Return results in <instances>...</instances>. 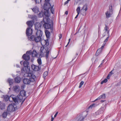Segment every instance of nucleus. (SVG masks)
<instances>
[{"label": "nucleus", "mask_w": 121, "mask_h": 121, "mask_svg": "<svg viewBox=\"0 0 121 121\" xmlns=\"http://www.w3.org/2000/svg\"><path fill=\"white\" fill-rule=\"evenodd\" d=\"M24 75L27 77L23 80V83L25 84H29L31 82H34L36 78L35 76L32 73H26Z\"/></svg>", "instance_id": "f257e3e1"}, {"label": "nucleus", "mask_w": 121, "mask_h": 121, "mask_svg": "<svg viewBox=\"0 0 121 121\" xmlns=\"http://www.w3.org/2000/svg\"><path fill=\"white\" fill-rule=\"evenodd\" d=\"M20 95H18L16 97L17 98V99L18 100L17 104L21 102V104H22L25 100V99H23V97L26 96V92L25 91L22 90L20 91Z\"/></svg>", "instance_id": "f03ea898"}, {"label": "nucleus", "mask_w": 121, "mask_h": 121, "mask_svg": "<svg viewBox=\"0 0 121 121\" xmlns=\"http://www.w3.org/2000/svg\"><path fill=\"white\" fill-rule=\"evenodd\" d=\"M49 51L48 50L47 48H44L43 47H41L40 50L39 55L41 57L44 56L45 54L46 58L48 57V55L49 53Z\"/></svg>", "instance_id": "7ed1b4c3"}, {"label": "nucleus", "mask_w": 121, "mask_h": 121, "mask_svg": "<svg viewBox=\"0 0 121 121\" xmlns=\"http://www.w3.org/2000/svg\"><path fill=\"white\" fill-rule=\"evenodd\" d=\"M29 63L28 62L26 61H24L23 62V65L24 67L21 70L22 72L23 73H28L30 71V67L28 66Z\"/></svg>", "instance_id": "20e7f679"}, {"label": "nucleus", "mask_w": 121, "mask_h": 121, "mask_svg": "<svg viewBox=\"0 0 121 121\" xmlns=\"http://www.w3.org/2000/svg\"><path fill=\"white\" fill-rule=\"evenodd\" d=\"M4 99L6 101H8L9 99L10 101H12L11 99H12L16 104H17L18 100L17 98L16 97V96L14 95H11L10 97L7 95H5L4 96Z\"/></svg>", "instance_id": "39448f33"}, {"label": "nucleus", "mask_w": 121, "mask_h": 121, "mask_svg": "<svg viewBox=\"0 0 121 121\" xmlns=\"http://www.w3.org/2000/svg\"><path fill=\"white\" fill-rule=\"evenodd\" d=\"M43 21L45 23L43 26L46 29L51 28L52 27V21H50V20L48 19V22H47L46 20Z\"/></svg>", "instance_id": "423d86ee"}, {"label": "nucleus", "mask_w": 121, "mask_h": 121, "mask_svg": "<svg viewBox=\"0 0 121 121\" xmlns=\"http://www.w3.org/2000/svg\"><path fill=\"white\" fill-rule=\"evenodd\" d=\"M17 109L16 104L13 103H12L8 106L7 108V110L8 111L11 112L14 111Z\"/></svg>", "instance_id": "0eeeda50"}, {"label": "nucleus", "mask_w": 121, "mask_h": 121, "mask_svg": "<svg viewBox=\"0 0 121 121\" xmlns=\"http://www.w3.org/2000/svg\"><path fill=\"white\" fill-rule=\"evenodd\" d=\"M113 13V10L112 6L109 7V10L105 13L106 17L107 18L110 17Z\"/></svg>", "instance_id": "6e6552de"}, {"label": "nucleus", "mask_w": 121, "mask_h": 121, "mask_svg": "<svg viewBox=\"0 0 121 121\" xmlns=\"http://www.w3.org/2000/svg\"><path fill=\"white\" fill-rule=\"evenodd\" d=\"M31 51H27L26 54H24L22 56L23 58L25 60H29L30 58V55H31Z\"/></svg>", "instance_id": "1a4fd4ad"}, {"label": "nucleus", "mask_w": 121, "mask_h": 121, "mask_svg": "<svg viewBox=\"0 0 121 121\" xmlns=\"http://www.w3.org/2000/svg\"><path fill=\"white\" fill-rule=\"evenodd\" d=\"M45 10L46 11L44 12V14L46 17L43 18V21H45V20H46L47 22H48V19H49L48 17L49 16V14L48 11V10Z\"/></svg>", "instance_id": "9d476101"}, {"label": "nucleus", "mask_w": 121, "mask_h": 121, "mask_svg": "<svg viewBox=\"0 0 121 121\" xmlns=\"http://www.w3.org/2000/svg\"><path fill=\"white\" fill-rule=\"evenodd\" d=\"M51 6V4L48 2H46L44 4L43 8L45 10H48Z\"/></svg>", "instance_id": "9b49d317"}, {"label": "nucleus", "mask_w": 121, "mask_h": 121, "mask_svg": "<svg viewBox=\"0 0 121 121\" xmlns=\"http://www.w3.org/2000/svg\"><path fill=\"white\" fill-rule=\"evenodd\" d=\"M31 39L33 40H35L36 42H38L40 41L41 39V37L37 36L36 37H35L34 36H31Z\"/></svg>", "instance_id": "f8f14e48"}, {"label": "nucleus", "mask_w": 121, "mask_h": 121, "mask_svg": "<svg viewBox=\"0 0 121 121\" xmlns=\"http://www.w3.org/2000/svg\"><path fill=\"white\" fill-rule=\"evenodd\" d=\"M32 29L30 27L28 28L26 30V35L28 36H30L32 34Z\"/></svg>", "instance_id": "ddd939ff"}, {"label": "nucleus", "mask_w": 121, "mask_h": 121, "mask_svg": "<svg viewBox=\"0 0 121 121\" xmlns=\"http://www.w3.org/2000/svg\"><path fill=\"white\" fill-rule=\"evenodd\" d=\"M85 117L83 116L82 114H81L78 116L76 118L77 121H83Z\"/></svg>", "instance_id": "4468645a"}, {"label": "nucleus", "mask_w": 121, "mask_h": 121, "mask_svg": "<svg viewBox=\"0 0 121 121\" xmlns=\"http://www.w3.org/2000/svg\"><path fill=\"white\" fill-rule=\"evenodd\" d=\"M87 9V5H85L83 6L82 9H81V11H83V13H82V14L83 15H84L86 14L85 12Z\"/></svg>", "instance_id": "2eb2a0df"}, {"label": "nucleus", "mask_w": 121, "mask_h": 121, "mask_svg": "<svg viewBox=\"0 0 121 121\" xmlns=\"http://www.w3.org/2000/svg\"><path fill=\"white\" fill-rule=\"evenodd\" d=\"M13 90L14 91L16 92H18L20 90V88L18 86H15L13 87Z\"/></svg>", "instance_id": "dca6fc26"}, {"label": "nucleus", "mask_w": 121, "mask_h": 121, "mask_svg": "<svg viewBox=\"0 0 121 121\" xmlns=\"http://www.w3.org/2000/svg\"><path fill=\"white\" fill-rule=\"evenodd\" d=\"M42 34L43 33L42 31L39 30H38L36 33V35L37 36L41 38L42 35Z\"/></svg>", "instance_id": "f3484780"}, {"label": "nucleus", "mask_w": 121, "mask_h": 121, "mask_svg": "<svg viewBox=\"0 0 121 121\" xmlns=\"http://www.w3.org/2000/svg\"><path fill=\"white\" fill-rule=\"evenodd\" d=\"M104 33L105 34L104 35H107V36H109V31L108 30V28L107 26H106L104 30Z\"/></svg>", "instance_id": "a211bd4d"}, {"label": "nucleus", "mask_w": 121, "mask_h": 121, "mask_svg": "<svg viewBox=\"0 0 121 121\" xmlns=\"http://www.w3.org/2000/svg\"><path fill=\"white\" fill-rule=\"evenodd\" d=\"M35 30H38L41 26V25L39 23H36L35 24Z\"/></svg>", "instance_id": "6ab92c4d"}, {"label": "nucleus", "mask_w": 121, "mask_h": 121, "mask_svg": "<svg viewBox=\"0 0 121 121\" xmlns=\"http://www.w3.org/2000/svg\"><path fill=\"white\" fill-rule=\"evenodd\" d=\"M34 22L33 21H28L26 22V24L29 27H31L33 25Z\"/></svg>", "instance_id": "aec40b11"}, {"label": "nucleus", "mask_w": 121, "mask_h": 121, "mask_svg": "<svg viewBox=\"0 0 121 121\" xmlns=\"http://www.w3.org/2000/svg\"><path fill=\"white\" fill-rule=\"evenodd\" d=\"M30 51L31 52V56L32 57H35L37 55V53L35 50H34L32 52L31 51Z\"/></svg>", "instance_id": "412c9836"}, {"label": "nucleus", "mask_w": 121, "mask_h": 121, "mask_svg": "<svg viewBox=\"0 0 121 121\" xmlns=\"http://www.w3.org/2000/svg\"><path fill=\"white\" fill-rule=\"evenodd\" d=\"M33 11L35 13H37L39 12L38 8L36 6L34 7L33 9H32Z\"/></svg>", "instance_id": "4be33fe9"}, {"label": "nucleus", "mask_w": 121, "mask_h": 121, "mask_svg": "<svg viewBox=\"0 0 121 121\" xmlns=\"http://www.w3.org/2000/svg\"><path fill=\"white\" fill-rule=\"evenodd\" d=\"M105 98V94H104L102 95H100L95 100V101H96L97 100H99L101 99H104Z\"/></svg>", "instance_id": "5701e85b"}, {"label": "nucleus", "mask_w": 121, "mask_h": 121, "mask_svg": "<svg viewBox=\"0 0 121 121\" xmlns=\"http://www.w3.org/2000/svg\"><path fill=\"white\" fill-rule=\"evenodd\" d=\"M15 82L17 83H19L20 81L21 78L19 77H17L15 79Z\"/></svg>", "instance_id": "b1692460"}, {"label": "nucleus", "mask_w": 121, "mask_h": 121, "mask_svg": "<svg viewBox=\"0 0 121 121\" xmlns=\"http://www.w3.org/2000/svg\"><path fill=\"white\" fill-rule=\"evenodd\" d=\"M45 32L47 37V38H49L50 35V32L47 30H45Z\"/></svg>", "instance_id": "393cba45"}, {"label": "nucleus", "mask_w": 121, "mask_h": 121, "mask_svg": "<svg viewBox=\"0 0 121 121\" xmlns=\"http://www.w3.org/2000/svg\"><path fill=\"white\" fill-rule=\"evenodd\" d=\"M102 49L101 48H100L98 49L96 53V55L97 56L102 52Z\"/></svg>", "instance_id": "a878e982"}, {"label": "nucleus", "mask_w": 121, "mask_h": 121, "mask_svg": "<svg viewBox=\"0 0 121 121\" xmlns=\"http://www.w3.org/2000/svg\"><path fill=\"white\" fill-rule=\"evenodd\" d=\"M7 115V112H4L2 115V117L4 118H6Z\"/></svg>", "instance_id": "bb28decb"}, {"label": "nucleus", "mask_w": 121, "mask_h": 121, "mask_svg": "<svg viewBox=\"0 0 121 121\" xmlns=\"http://www.w3.org/2000/svg\"><path fill=\"white\" fill-rule=\"evenodd\" d=\"M104 110V107H101L99 109L98 111H99L100 114H101L103 113Z\"/></svg>", "instance_id": "cd10ccee"}, {"label": "nucleus", "mask_w": 121, "mask_h": 121, "mask_svg": "<svg viewBox=\"0 0 121 121\" xmlns=\"http://www.w3.org/2000/svg\"><path fill=\"white\" fill-rule=\"evenodd\" d=\"M8 82L9 84L10 85H12L13 82V79L9 78L8 79Z\"/></svg>", "instance_id": "c85d7f7f"}, {"label": "nucleus", "mask_w": 121, "mask_h": 121, "mask_svg": "<svg viewBox=\"0 0 121 121\" xmlns=\"http://www.w3.org/2000/svg\"><path fill=\"white\" fill-rule=\"evenodd\" d=\"M41 44L42 46L45 45L46 43V41L45 40L43 39L41 40Z\"/></svg>", "instance_id": "c756f323"}, {"label": "nucleus", "mask_w": 121, "mask_h": 121, "mask_svg": "<svg viewBox=\"0 0 121 121\" xmlns=\"http://www.w3.org/2000/svg\"><path fill=\"white\" fill-rule=\"evenodd\" d=\"M76 11L77 14H79L80 11V7H78L76 9Z\"/></svg>", "instance_id": "7c9ffc66"}, {"label": "nucleus", "mask_w": 121, "mask_h": 121, "mask_svg": "<svg viewBox=\"0 0 121 121\" xmlns=\"http://www.w3.org/2000/svg\"><path fill=\"white\" fill-rule=\"evenodd\" d=\"M97 105L96 104H93L91 105L88 107L89 108H92L93 107H94L95 106H96Z\"/></svg>", "instance_id": "2f4dec72"}, {"label": "nucleus", "mask_w": 121, "mask_h": 121, "mask_svg": "<svg viewBox=\"0 0 121 121\" xmlns=\"http://www.w3.org/2000/svg\"><path fill=\"white\" fill-rule=\"evenodd\" d=\"M100 114L99 111H98L96 112L95 113L93 114V116L95 117L96 115H97Z\"/></svg>", "instance_id": "473e14b6"}, {"label": "nucleus", "mask_w": 121, "mask_h": 121, "mask_svg": "<svg viewBox=\"0 0 121 121\" xmlns=\"http://www.w3.org/2000/svg\"><path fill=\"white\" fill-rule=\"evenodd\" d=\"M38 63L39 65H41L42 64L41 60L40 58H39L37 60Z\"/></svg>", "instance_id": "72a5a7b5"}, {"label": "nucleus", "mask_w": 121, "mask_h": 121, "mask_svg": "<svg viewBox=\"0 0 121 121\" xmlns=\"http://www.w3.org/2000/svg\"><path fill=\"white\" fill-rule=\"evenodd\" d=\"M108 81V80L107 79L105 78L104 80L102 81L101 82V84H102L104 83H105L106 82Z\"/></svg>", "instance_id": "f704fd0d"}, {"label": "nucleus", "mask_w": 121, "mask_h": 121, "mask_svg": "<svg viewBox=\"0 0 121 121\" xmlns=\"http://www.w3.org/2000/svg\"><path fill=\"white\" fill-rule=\"evenodd\" d=\"M48 74V72L47 71H45L44 72L43 74V77L44 78H45L46 77L47 75Z\"/></svg>", "instance_id": "c9c22d12"}, {"label": "nucleus", "mask_w": 121, "mask_h": 121, "mask_svg": "<svg viewBox=\"0 0 121 121\" xmlns=\"http://www.w3.org/2000/svg\"><path fill=\"white\" fill-rule=\"evenodd\" d=\"M39 70V67L35 65V67L34 70L35 71H37Z\"/></svg>", "instance_id": "e433bc0d"}, {"label": "nucleus", "mask_w": 121, "mask_h": 121, "mask_svg": "<svg viewBox=\"0 0 121 121\" xmlns=\"http://www.w3.org/2000/svg\"><path fill=\"white\" fill-rule=\"evenodd\" d=\"M84 83V82H83V81H82V82H81L80 83V85L79 86V88H81V87H82V85H83V84Z\"/></svg>", "instance_id": "4c0bfd02"}, {"label": "nucleus", "mask_w": 121, "mask_h": 121, "mask_svg": "<svg viewBox=\"0 0 121 121\" xmlns=\"http://www.w3.org/2000/svg\"><path fill=\"white\" fill-rule=\"evenodd\" d=\"M53 5L52 6L51 8V12L53 14V12L54 11V9L53 8Z\"/></svg>", "instance_id": "58836bf2"}, {"label": "nucleus", "mask_w": 121, "mask_h": 121, "mask_svg": "<svg viewBox=\"0 0 121 121\" xmlns=\"http://www.w3.org/2000/svg\"><path fill=\"white\" fill-rule=\"evenodd\" d=\"M33 0L35 1V2L39 4L40 3L41 1V0Z\"/></svg>", "instance_id": "ea45409f"}, {"label": "nucleus", "mask_w": 121, "mask_h": 121, "mask_svg": "<svg viewBox=\"0 0 121 121\" xmlns=\"http://www.w3.org/2000/svg\"><path fill=\"white\" fill-rule=\"evenodd\" d=\"M81 0H75L74 4H77Z\"/></svg>", "instance_id": "a19ab883"}, {"label": "nucleus", "mask_w": 121, "mask_h": 121, "mask_svg": "<svg viewBox=\"0 0 121 121\" xmlns=\"http://www.w3.org/2000/svg\"><path fill=\"white\" fill-rule=\"evenodd\" d=\"M113 70L110 72L108 74L109 76H111L113 73H112Z\"/></svg>", "instance_id": "79ce46f5"}, {"label": "nucleus", "mask_w": 121, "mask_h": 121, "mask_svg": "<svg viewBox=\"0 0 121 121\" xmlns=\"http://www.w3.org/2000/svg\"><path fill=\"white\" fill-rule=\"evenodd\" d=\"M38 15L40 17L43 16V15L42 12L39 13Z\"/></svg>", "instance_id": "37998d69"}, {"label": "nucleus", "mask_w": 121, "mask_h": 121, "mask_svg": "<svg viewBox=\"0 0 121 121\" xmlns=\"http://www.w3.org/2000/svg\"><path fill=\"white\" fill-rule=\"evenodd\" d=\"M35 65H31L32 68L33 70H34V69L35 68Z\"/></svg>", "instance_id": "c03bdc74"}, {"label": "nucleus", "mask_w": 121, "mask_h": 121, "mask_svg": "<svg viewBox=\"0 0 121 121\" xmlns=\"http://www.w3.org/2000/svg\"><path fill=\"white\" fill-rule=\"evenodd\" d=\"M70 0H67L64 3V5H65L66 4L68 3L69 2V1H70Z\"/></svg>", "instance_id": "a18cd8bd"}, {"label": "nucleus", "mask_w": 121, "mask_h": 121, "mask_svg": "<svg viewBox=\"0 0 121 121\" xmlns=\"http://www.w3.org/2000/svg\"><path fill=\"white\" fill-rule=\"evenodd\" d=\"M109 36H108V37H107L106 38V39L104 40V42H107L108 41V38H109Z\"/></svg>", "instance_id": "49530a36"}, {"label": "nucleus", "mask_w": 121, "mask_h": 121, "mask_svg": "<svg viewBox=\"0 0 121 121\" xmlns=\"http://www.w3.org/2000/svg\"><path fill=\"white\" fill-rule=\"evenodd\" d=\"M105 44V43H104L103 44V45L102 46V47H101V48H101L102 50L103 48H104V45Z\"/></svg>", "instance_id": "de8ad7c7"}, {"label": "nucleus", "mask_w": 121, "mask_h": 121, "mask_svg": "<svg viewBox=\"0 0 121 121\" xmlns=\"http://www.w3.org/2000/svg\"><path fill=\"white\" fill-rule=\"evenodd\" d=\"M59 39H60L61 38V37H62V35H61V34H60L59 35Z\"/></svg>", "instance_id": "09e8293b"}, {"label": "nucleus", "mask_w": 121, "mask_h": 121, "mask_svg": "<svg viewBox=\"0 0 121 121\" xmlns=\"http://www.w3.org/2000/svg\"><path fill=\"white\" fill-rule=\"evenodd\" d=\"M58 113V112H56V114L54 115V117H56V116L57 115Z\"/></svg>", "instance_id": "8fccbe9b"}, {"label": "nucleus", "mask_w": 121, "mask_h": 121, "mask_svg": "<svg viewBox=\"0 0 121 121\" xmlns=\"http://www.w3.org/2000/svg\"><path fill=\"white\" fill-rule=\"evenodd\" d=\"M68 12L67 11H66L65 12V14L67 15L68 14Z\"/></svg>", "instance_id": "3c124183"}, {"label": "nucleus", "mask_w": 121, "mask_h": 121, "mask_svg": "<svg viewBox=\"0 0 121 121\" xmlns=\"http://www.w3.org/2000/svg\"><path fill=\"white\" fill-rule=\"evenodd\" d=\"M54 118H53L52 117V118L51 119V121H53L54 120Z\"/></svg>", "instance_id": "603ef678"}, {"label": "nucleus", "mask_w": 121, "mask_h": 121, "mask_svg": "<svg viewBox=\"0 0 121 121\" xmlns=\"http://www.w3.org/2000/svg\"><path fill=\"white\" fill-rule=\"evenodd\" d=\"M70 40H71V39H69V40H68L69 41H68V45L69 44V42H70Z\"/></svg>", "instance_id": "864d4df0"}, {"label": "nucleus", "mask_w": 121, "mask_h": 121, "mask_svg": "<svg viewBox=\"0 0 121 121\" xmlns=\"http://www.w3.org/2000/svg\"><path fill=\"white\" fill-rule=\"evenodd\" d=\"M110 76H109L108 75V76H107V78L108 79H109V78H110Z\"/></svg>", "instance_id": "5fc2aeb1"}, {"label": "nucleus", "mask_w": 121, "mask_h": 121, "mask_svg": "<svg viewBox=\"0 0 121 121\" xmlns=\"http://www.w3.org/2000/svg\"><path fill=\"white\" fill-rule=\"evenodd\" d=\"M79 14H77V15L75 17V18H77V17H78V15H79Z\"/></svg>", "instance_id": "6e6d98bb"}, {"label": "nucleus", "mask_w": 121, "mask_h": 121, "mask_svg": "<svg viewBox=\"0 0 121 121\" xmlns=\"http://www.w3.org/2000/svg\"><path fill=\"white\" fill-rule=\"evenodd\" d=\"M104 60H102V62L101 63V64H101V65H102L103 64V63H104Z\"/></svg>", "instance_id": "4d7b16f0"}, {"label": "nucleus", "mask_w": 121, "mask_h": 121, "mask_svg": "<svg viewBox=\"0 0 121 121\" xmlns=\"http://www.w3.org/2000/svg\"><path fill=\"white\" fill-rule=\"evenodd\" d=\"M50 0H45L46 2H48Z\"/></svg>", "instance_id": "13d9d810"}, {"label": "nucleus", "mask_w": 121, "mask_h": 121, "mask_svg": "<svg viewBox=\"0 0 121 121\" xmlns=\"http://www.w3.org/2000/svg\"><path fill=\"white\" fill-rule=\"evenodd\" d=\"M23 63V61H21L20 62V64L21 65H22V63Z\"/></svg>", "instance_id": "bf43d9fd"}, {"label": "nucleus", "mask_w": 121, "mask_h": 121, "mask_svg": "<svg viewBox=\"0 0 121 121\" xmlns=\"http://www.w3.org/2000/svg\"><path fill=\"white\" fill-rule=\"evenodd\" d=\"M3 108L5 106V105L4 104H3Z\"/></svg>", "instance_id": "052dcab7"}, {"label": "nucleus", "mask_w": 121, "mask_h": 121, "mask_svg": "<svg viewBox=\"0 0 121 121\" xmlns=\"http://www.w3.org/2000/svg\"><path fill=\"white\" fill-rule=\"evenodd\" d=\"M16 67L17 68L18 67H19V66L17 65Z\"/></svg>", "instance_id": "680f3d73"}, {"label": "nucleus", "mask_w": 121, "mask_h": 121, "mask_svg": "<svg viewBox=\"0 0 121 121\" xmlns=\"http://www.w3.org/2000/svg\"><path fill=\"white\" fill-rule=\"evenodd\" d=\"M102 65H101V64L100 65H99V67H100L101 66H102Z\"/></svg>", "instance_id": "e2e57ef3"}, {"label": "nucleus", "mask_w": 121, "mask_h": 121, "mask_svg": "<svg viewBox=\"0 0 121 121\" xmlns=\"http://www.w3.org/2000/svg\"><path fill=\"white\" fill-rule=\"evenodd\" d=\"M104 101L102 100L101 101V102H104Z\"/></svg>", "instance_id": "0e129e2a"}, {"label": "nucleus", "mask_w": 121, "mask_h": 121, "mask_svg": "<svg viewBox=\"0 0 121 121\" xmlns=\"http://www.w3.org/2000/svg\"><path fill=\"white\" fill-rule=\"evenodd\" d=\"M97 59H95V61H97Z\"/></svg>", "instance_id": "69168bd1"}, {"label": "nucleus", "mask_w": 121, "mask_h": 121, "mask_svg": "<svg viewBox=\"0 0 121 121\" xmlns=\"http://www.w3.org/2000/svg\"><path fill=\"white\" fill-rule=\"evenodd\" d=\"M30 15H29V16H28L29 17H30Z\"/></svg>", "instance_id": "338daca9"}, {"label": "nucleus", "mask_w": 121, "mask_h": 121, "mask_svg": "<svg viewBox=\"0 0 121 121\" xmlns=\"http://www.w3.org/2000/svg\"><path fill=\"white\" fill-rule=\"evenodd\" d=\"M68 44H67V45L66 46V47L68 45Z\"/></svg>", "instance_id": "774afa93"}]
</instances>
